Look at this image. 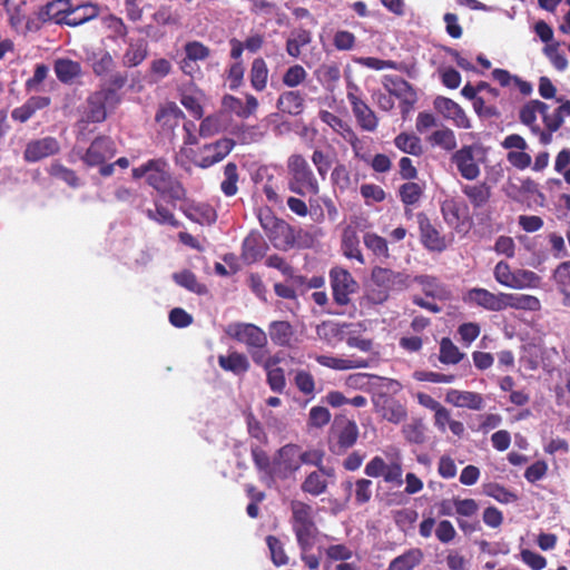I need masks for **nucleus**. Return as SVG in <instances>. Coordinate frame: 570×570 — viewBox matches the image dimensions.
Instances as JSON below:
<instances>
[{"instance_id": "680f3d73", "label": "nucleus", "mask_w": 570, "mask_h": 570, "mask_svg": "<svg viewBox=\"0 0 570 570\" xmlns=\"http://www.w3.org/2000/svg\"><path fill=\"white\" fill-rule=\"evenodd\" d=\"M115 198L120 203H126L131 206H135L138 210H142V205L146 198L137 193L136 190L120 186L115 191Z\"/></svg>"}, {"instance_id": "e433bc0d", "label": "nucleus", "mask_w": 570, "mask_h": 570, "mask_svg": "<svg viewBox=\"0 0 570 570\" xmlns=\"http://www.w3.org/2000/svg\"><path fill=\"white\" fill-rule=\"evenodd\" d=\"M514 308L535 312L541 308L540 299L529 294L504 293V309Z\"/></svg>"}, {"instance_id": "c85d7f7f", "label": "nucleus", "mask_w": 570, "mask_h": 570, "mask_svg": "<svg viewBox=\"0 0 570 570\" xmlns=\"http://www.w3.org/2000/svg\"><path fill=\"white\" fill-rule=\"evenodd\" d=\"M183 214L191 222L198 224H213L216 222L217 215L215 209L204 203H191L186 206H180Z\"/></svg>"}, {"instance_id": "864d4df0", "label": "nucleus", "mask_w": 570, "mask_h": 570, "mask_svg": "<svg viewBox=\"0 0 570 570\" xmlns=\"http://www.w3.org/2000/svg\"><path fill=\"white\" fill-rule=\"evenodd\" d=\"M365 247L377 258L387 259L390 257L387 242L384 237L375 233H365L363 237Z\"/></svg>"}, {"instance_id": "f8f14e48", "label": "nucleus", "mask_w": 570, "mask_h": 570, "mask_svg": "<svg viewBox=\"0 0 570 570\" xmlns=\"http://www.w3.org/2000/svg\"><path fill=\"white\" fill-rule=\"evenodd\" d=\"M371 278L376 286L385 291L383 299L387 298L386 292L401 291L411 285L410 275L380 266L372 269Z\"/></svg>"}, {"instance_id": "2eb2a0df", "label": "nucleus", "mask_w": 570, "mask_h": 570, "mask_svg": "<svg viewBox=\"0 0 570 570\" xmlns=\"http://www.w3.org/2000/svg\"><path fill=\"white\" fill-rule=\"evenodd\" d=\"M299 450L301 448L296 444H286L277 451L275 469L278 470V474H276V479H286L301 468Z\"/></svg>"}, {"instance_id": "9b49d317", "label": "nucleus", "mask_w": 570, "mask_h": 570, "mask_svg": "<svg viewBox=\"0 0 570 570\" xmlns=\"http://www.w3.org/2000/svg\"><path fill=\"white\" fill-rule=\"evenodd\" d=\"M116 153L117 147L112 138L101 135L91 141L86 153L81 156V160L88 167H97L111 159Z\"/></svg>"}, {"instance_id": "603ef678", "label": "nucleus", "mask_w": 570, "mask_h": 570, "mask_svg": "<svg viewBox=\"0 0 570 570\" xmlns=\"http://www.w3.org/2000/svg\"><path fill=\"white\" fill-rule=\"evenodd\" d=\"M423 193L424 187L412 180H406V183L399 188L400 199L405 206H412L419 203Z\"/></svg>"}, {"instance_id": "b1692460", "label": "nucleus", "mask_w": 570, "mask_h": 570, "mask_svg": "<svg viewBox=\"0 0 570 570\" xmlns=\"http://www.w3.org/2000/svg\"><path fill=\"white\" fill-rule=\"evenodd\" d=\"M318 117L324 124L330 126L335 132H337L347 142H350L353 148H356V145L358 144V138L355 131L346 121H344L338 116L327 110H321L318 112Z\"/></svg>"}, {"instance_id": "58836bf2", "label": "nucleus", "mask_w": 570, "mask_h": 570, "mask_svg": "<svg viewBox=\"0 0 570 570\" xmlns=\"http://www.w3.org/2000/svg\"><path fill=\"white\" fill-rule=\"evenodd\" d=\"M148 55V45L144 39L130 40L122 56V65L127 68L139 66Z\"/></svg>"}, {"instance_id": "79ce46f5", "label": "nucleus", "mask_w": 570, "mask_h": 570, "mask_svg": "<svg viewBox=\"0 0 570 570\" xmlns=\"http://www.w3.org/2000/svg\"><path fill=\"white\" fill-rule=\"evenodd\" d=\"M541 118L544 124L546 129L540 128V142L543 145H548L552 140V134L556 132L563 124V119L559 116L557 109L553 112H549V106L544 111L541 112Z\"/></svg>"}, {"instance_id": "f3484780", "label": "nucleus", "mask_w": 570, "mask_h": 570, "mask_svg": "<svg viewBox=\"0 0 570 570\" xmlns=\"http://www.w3.org/2000/svg\"><path fill=\"white\" fill-rule=\"evenodd\" d=\"M374 407L382 419L393 424L403 422L407 416L406 407L401 402L386 394H380L374 400Z\"/></svg>"}, {"instance_id": "aec40b11", "label": "nucleus", "mask_w": 570, "mask_h": 570, "mask_svg": "<svg viewBox=\"0 0 570 570\" xmlns=\"http://www.w3.org/2000/svg\"><path fill=\"white\" fill-rule=\"evenodd\" d=\"M347 99L360 127L366 131H374L379 125L375 112L353 92H347Z\"/></svg>"}, {"instance_id": "0eeeda50", "label": "nucleus", "mask_w": 570, "mask_h": 570, "mask_svg": "<svg viewBox=\"0 0 570 570\" xmlns=\"http://www.w3.org/2000/svg\"><path fill=\"white\" fill-rule=\"evenodd\" d=\"M120 102V96L110 90H97L86 100L85 120L87 122H102L107 118V108H115Z\"/></svg>"}, {"instance_id": "f257e3e1", "label": "nucleus", "mask_w": 570, "mask_h": 570, "mask_svg": "<svg viewBox=\"0 0 570 570\" xmlns=\"http://www.w3.org/2000/svg\"><path fill=\"white\" fill-rule=\"evenodd\" d=\"M134 179L146 178V184L155 189L160 197L167 198L168 203L175 207L177 202L187 199V190L184 185L169 171L168 161L160 158L148 159L138 167L132 168Z\"/></svg>"}, {"instance_id": "f03ea898", "label": "nucleus", "mask_w": 570, "mask_h": 570, "mask_svg": "<svg viewBox=\"0 0 570 570\" xmlns=\"http://www.w3.org/2000/svg\"><path fill=\"white\" fill-rule=\"evenodd\" d=\"M287 170L289 175L288 189L292 193L299 196L317 195L320 193L318 181L303 155H291L287 159Z\"/></svg>"}, {"instance_id": "c9c22d12", "label": "nucleus", "mask_w": 570, "mask_h": 570, "mask_svg": "<svg viewBox=\"0 0 570 570\" xmlns=\"http://www.w3.org/2000/svg\"><path fill=\"white\" fill-rule=\"evenodd\" d=\"M424 559V553L420 548H411L401 556L394 558L387 570H413L419 567Z\"/></svg>"}, {"instance_id": "4468645a", "label": "nucleus", "mask_w": 570, "mask_h": 570, "mask_svg": "<svg viewBox=\"0 0 570 570\" xmlns=\"http://www.w3.org/2000/svg\"><path fill=\"white\" fill-rule=\"evenodd\" d=\"M464 302L490 312L504 311V293L494 294L485 288L474 287L466 292Z\"/></svg>"}, {"instance_id": "a19ab883", "label": "nucleus", "mask_w": 570, "mask_h": 570, "mask_svg": "<svg viewBox=\"0 0 570 570\" xmlns=\"http://www.w3.org/2000/svg\"><path fill=\"white\" fill-rule=\"evenodd\" d=\"M252 458L256 469L265 474L268 482H275L278 470L275 469V460L272 462L269 455L259 446H252Z\"/></svg>"}, {"instance_id": "6e6d98bb", "label": "nucleus", "mask_w": 570, "mask_h": 570, "mask_svg": "<svg viewBox=\"0 0 570 570\" xmlns=\"http://www.w3.org/2000/svg\"><path fill=\"white\" fill-rule=\"evenodd\" d=\"M303 492L314 497L323 494L327 489V482L317 471L311 472L301 485Z\"/></svg>"}, {"instance_id": "1a4fd4ad", "label": "nucleus", "mask_w": 570, "mask_h": 570, "mask_svg": "<svg viewBox=\"0 0 570 570\" xmlns=\"http://www.w3.org/2000/svg\"><path fill=\"white\" fill-rule=\"evenodd\" d=\"M365 475L383 478L384 482L401 487L403 484V468L400 458L386 463L382 456H373L365 465Z\"/></svg>"}, {"instance_id": "13d9d810", "label": "nucleus", "mask_w": 570, "mask_h": 570, "mask_svg": "<svg viewBox=\"0 0 570 570\" xmlns=\"http://www.w3.org/2000/svg\"><path fill=\"white\" fill-rule=\"evenodd\" d=\"M173 278L176 282V284L190 292L197 294H202L205 292V286L198 283L196 275L189 269H184L181 272L175 273L173 275Z\"/></svg>"}, {"instance_id": "4c0bfd02", "label": "nucleus", "mask_w": 570, "mask_h": 570, "mask_svg": "<svg viewBox=\"0 0 570 570\" xmlns=\"http://www.w3.org/2000/svg\"><path fill=\"white\" fill-rule=\"evenodd\" d=\"M185 118L181 109L174 102H169L166 106L161 107L156 116L155 120L163 127L167 129H175L178 127L179 122Z\"/></svg>"}, {"instance_id": "052dcab7", "label": "nucleus", "mask_w": 570, "mask_h": 570, "mask_svg": "<svg viewBox=\"0 0 570 570\" xmlns=\"http://www.w3.org/2000/svg\"><path fill=\"white\" fill-rule=\"evenodd\" d=\"M472 104L475 114L480 118L490 119L499 118L501 116V112L495 104L491 102L490 99H487L483 96H478V98H475Z\"/></svg>"}, {"instance_id": "412c9836", "label": "nucleus", "mask_w": 570, "mask_h": 570, "mask_svg": "<svg viewBox=\"0 0 570 570\" xmlns=\"http://www.w3.org/2000/svg\"><path fill=\"white\" fill-rule=\"evenodd\" d=\"M452 161L455 164L461 176L468 180H473L480 175V168L474 161L472 146H463L456 150L452 156Z\"/></svg>"}, {"instance_id": "5701e85b", "label": "nucleus", "mask_w": 570, "mask_h": 570, "mask_svg": "<svg viewBox=\"0 0 570 570\" xmlns=\"http://www.w3.org/2000/svg\"><path fill=\"white\" fill-rule=\"evenodd\" d=\"M445 401L458 407H466L480 411L484 406V400L480 393L451 389L445 394Z\"/></svg>"}, {"instance_id": "6ab92c4d", "label": "nucleus", "mask_w": 570, "mask_h": 570, "mask_svg": "<svg viewBox=\"0 0 570 570\" xmlns=\"http://www.w3.org/2000/svg\"><path fill=\"white\" fill-rule=\"evenodd\" d=\"M235 141L230 138H222L213 144H207L203 147L207 153L200 160L196 161L199 168H209L210 166L222 161L233 150Z\"/></svg>"}, {"instance_id": "f704fd0d", "label": "nucleus", "mask_w": 570, "mask_h": 570, "mask_svg": "<svg viewBox=\"0 0 570 570\" xmlns=\"http://www.w3.org/2000/svg\"><path fill=\"white\" fill-rule=\"evenodd\" d=\"M155 209H144L141 212L145 213L148 219L159 224V225H169L174 228L180 227L181 223L175 217L174 213L166 207L159 199L154 200Z\"/></svg>"}, {"instance_id": "cd10ccee", "label": "nucleus", "mask_w": 570, "mask_h": 570, "mask_svg": "<svg viewBox=\"0 0 570 570\" xmlns=\"http://www.w3.org/2000/svg\"><path fill=\"white\" fill-rule=\"evenodd\" d=\"M51 100L46 96H32L22 106L12 110L11 117L19 122L28 121L38 110L50 105Z\"/></svg>"}, {"instance_id": "a18cd8bd", "label": "nucleus", "mask_w": 570, "mask_h": 570, "mask_svg": "<svg viewBox=\"0 0 570 570\" xmlns=\"http://www.w3.org/2000/svg\"><path fill=\"white\" fill-rule=\"evenodd\" d=\"M53 69L59 81L63 83L72 82L81 73L79 62L65 58L56 60Z\"/></svg>"}, {"instance_id": "72a5a7b5", "label": "nucleus", "mask_w": 570, "mask_h": 570, "mask_svg": "<svg viewBox=\"0 0 570 570\" xmlns=\"http://www.w3.org/2000/svg\"><path fill=\"white\" fill-rule=\"evenodd\" d=\"M394 146L404 154L421 157L424 153L421 138L414 132L402 131L395 136Z\"/></svg>"}, {"instance_id": "ea45409f", "label": "nucleus", "mask_w": 570, "mask_h": 570, "mask_svg": "<svg viewBox=\"0 0 570 570\" xmlns=\"http://www.w3.org/2000/svg\"><path fill=\"white\" fill-rule=\"evenodd\" d=\"M342 250L347 258H354L364 264V257L360 249V239L355 228L347 226L342 235Z\"/></svg>"}, {"instance_id": "6e6552de", "label": "nucleus", "mask_w": 570, "mask_h": 570, "mask_svg": "<svg viewBox=\"0 0 570 570\" xmlns=\"http://www.w3.org/2000/svg\"><path fill=\"white\" fill-rule=\"evenodd\" d=\"M225 333L232 340L244 344L247 350L266 347L268 343L266 333L253 323H230L225 328Z\"/></svg>"}, {"instance_id": "473e14b6", "label": "nucleus", "mask_w": 570, "mask_h": 570, "mask_svg": "<svg viewBox=\"0 0 570 570\" xmlns=\"http://www.w3.org/2000/svg\"><path fill=\"white\" fill-rule=\"evenodd\" d=\"M266 245L257 235H248L242 245V259L245 264L250 265L264 257Z\"/></svg>"}, {"instance_id": "393cba45", "label": "nucleus", "mask_w": 570, "mask_h": 570, "mask_svg": "<svg viewBox=\"0 0 570 570\" xmlns=\"http://www.w3.org/2000/svg\"><path fill=\"white\" fill-rule=\"evenodd\" d=\"M412 282L419 284L422 288V292L428 297L445 301L449 299L451 296V293L448 289V287L444 284H442L435 276L416 275L413 279L411 278V283Z\"/></svg>"}, {"instance_id": "338daca9", "label": "nucleus", "mask_w": 570, "mask_h": 570, "mask_svg": "<svg viewBox=\"0 0 570 570\" xmlns=\"http://www.w3.org/2000/svg\"><path fill=\"white\" fill-rule=\"evenodd\" d=\"M540 277L532 271L518 269L513 272L511 288L522 289L525 287H533L539 282Z\"/></svg>"}, {"instance_id": "3c124183", "label": "nucleus", "mask_w": 570, "mask_h": 570, "mask_svg": "<svg viewBox=\"0 0 570 570\" xmlns=\"http://www.w3.org/2000/svg\"><path fill=\"white\" fill-rule=\"evenodd\" d=\"M464 357V353L449 337H443L440 342L439 361L443 364H458Z\"/></svg>"}, {"instance_id": "774afa93", "label": "nucleus", "mask_w": 570, "mask_h": 570, "mask_svg": "<svg viewBox=\"0 0 570 570\" xmlns=\"http://www.w3.org/2000/svg\"><path fill=\"white\" fill-rule=\"evenodd\" d=\"M331 180L332 184L342 191L348 189L352 184L347 167L341 163H338L332 170Z\"/></svg>"}, {"instance_id": "dca6fc26", "label": "nucleus", "mask_w": 570, "mask_h": 570, "mask_svg": "<svg viewBox=\"0 0 570 570\" xmlns=\"http://www.w3.org/2000/svg\"><path fill=\"white\" fill-rule=\"evenodd\" d=\"M421 243L430 252H443L446 248L445 238L440 235L425 213L416 215Z\"/></svg>"}, {"instance_id": "a211bd4d", "label": "nucleus", "mask_w": 570, "mask_h": 570, "mask_svg": "<svg viewBox=\"0 0 570 570\" xmlns=\"http://www.w3.org/2000/svg\"><path fill=\"white\" fill-rule=\"evenodd\" d=\"M60 150V144L55 137H45L35 139L27 144L23 157L28 163H36L43 158L57 155Z\"/></svg>"}, {"instance_id": "423d86ee", "label": "nucleus", "mask_w": 570, "mask_h": 570, "mask_svg": "<svg viewBox=\"0 0 570 570\" xmlns=\"http://www.w3.org/2000/svg\"><path fill=\"white\" fill-rule=\"evenodd\" d=\"M259 223L269 240L276 248H286L294 245L292 227L283 219H278L267 209L259 213Z\"/></svg>"}, {"instance_id": "69168bd1", "label": "nucleus", "mask_w": 570, "mask_h": 570, "mask_svg": "<svg viewBox=\"0 0 570 570\" xmlns=\"http://www.w3.org/2000/svg\"><path fill=\"white\" fill-rule=\"evenodd\" d=\"M307 78V72L301 65L291 66L283 75L282 82L288 88L302 85Z\"/></svg>"}, {"instance_id": "8fccbe9b", "label": "nucleus", "mask_w": 570, "mask_h": 570, "mask_svg": "<svg viewBox=\"0 0 570 570\" xmlns=\"http://www.w3.org/2000/svg\"><path fill=\"white\" fill-rule=\"evenodd\" d=\"M48 174L51 177L65 181L71 188H78L81 185V180L73 169L63 166L59 161H53L48 168Z\"/></svg>"}, {"instance_id": "20e7f679", "label": "nucleus", "mask_w": 570, "mask_h": 570, "mask_svg": "<svg viewBox=\"0 0 570 570\" xmlns=\"http://www.w3.org/2000/svg\"><path fill=\"white\" fill-rule=\"evenodd\" d=\"M360 430L355 421L335 422L328 435V450L334 455H343L355 445Z\"/></svg>"}, {"instance_id": "5fc2aeb1", "label": "nucleus", "mask_w": 570, "mask_h": 570, "mask_svg": "<svg viewBox=\"0 0 570 570\" xmlns=\"http://www.w3.org/2000/svg\"><path fill=\"white\" fill-rule=\"evenodd\" d=\"M404 439L411 444H423L425 442V425L422 420H412L402 426Z\"/></svg>"}, {"instance_id": "e2e57ef3", "label": "nucleus", "mask_w": 570, "mask_h": 570, "mask_svg": "<svg viewBox=\"0 0 570 570\" xmlns=\"http://www.w3.org/2000/svg\"><path fill=\"white\" fill-rule=\"evenodd\" d=\"M266 543L271 552V558L276 567H282L288 563V557L284 550L281 540L275 535H268Z\"/></svg>"}, {"instance_id": "7ed1b4c3", "label": "nucleus", "mask_w": 570, "mask_h": 570, "mask_svg": "<svg viewBox=\"0 0 570 570\" xmlns=\"http://www.w3.org/2000/svg\"><path fill=\"white\" fill-rule=\"evenodd\" d=\"M291 511L292 529L299 549L313 548L318 529L313 518L312 507L303 501L293 500Z\"/></svg>"}, {"instance_id": "bb28decb", "label": "nucleus", "mask_w": 570, "mask_h": 570, "mask_svg": "<svg viewBox=\"0 0 570 570\" xmlns=\"http://www.w3.org/2000/svg\"><path fill=\"white\" fill-rule=\"evenodd\" d=\"M547 108V104L538 100L532 99L525 102L519 111V119L521 124L528 126L533 134L539 135L540 134V125L537 122L538 115L541 116V112L544 111Z\"/></svg>"}, {"instance_id": "4be33fe9", "label": "nucleus", "mask_w": 570, "mask_h": 570, "mask_svg": "<svg viewBox=\"0 0 570 570\" xmlns=\"http://www.w3.org/2000/svg\"><path fill=\"white\" fill-rule=\"evenodd\" d=\"M276 107L282 114L299 116L305 109V95L301 90L283 91L277 98Z\"/></svg>"}, {"instance_id": "09e8293b", "label": "nucleus", "mask_w": 570, "mask_h": 570, "mask_svg": "<svg viewBox=\"0 0 570 570\" xmlns=\"http://www.w3.org/2000/svg\"><path fill=\"white\" fill-rule=\"evenodd\" d=\"M223 180L220 181V190L226 197H233L238 193V167L235 163H227L223 169Z\"/></svg>"}, {"instance_id": "39448f33", "label": "nucleus", "mask_w": 570, "mask_h": 570, "mask_svg": "<svg viewBox=\"0 0 570 570\" xmlns=\"http://www.w3.org/2000/svg\"><path fill=\"white\" fill-rule=\"evenodd\" d=\"M383 86L390 95L400 100L401 115L405 120L417 102L416 90L409 81L394 75L384 76Z\"/></svg>"}, {"instance_id": "0e129e2a", "label": "nucleus", "mask_w": 570, "mask_h": 570, "mask_svg": "<svg viewBox=\"0 0 570 570\" xmlns=\"http://www.w3.org/2000/svg\"><path fill=\"white\" fill-rule=\"evenodd\" d=\"M185 56L188 60L204 61L210 57L212 50L200 41H188L184 46Z\"/></svg>"}, {"instance_id": "4d7b16f0", "label": "nucleus", "mask_w": 570, "mask_h": 570, "mask_svg": "<svg viewBox=\"0 0 570 570\" xmlns=\"http://www.w3.org/2000/svg\"><path fill=\"white\" fill-rule=\"evenodd\" d=\"M430 141L433 145H436L446 151L454 150L458 145L454 131L450 128H443V129L435 130L430 136Z\"/></svg>"}, {"instance_id": "bf43d9fd", "label": "nucleus", "mask_w": 570, "mask_h": 570, "mask_svg": "<svg viewBox=\"0 0 570 570\" xmlns=\"http://www.w3.org/2000/svg\"><path fill=\"white\" fill-rule=\"evenodd\" d=\"M441 213L450 226H459L461 222L462 207L454 198L445 199L441 204Z\"/></svg>"}, {"instance_id": "c756f323", "label": "nucleus", "mask_w": 570, "mask_h": 570, "mask_svg": "<svg viewBox=\"0 0 570 570\" xmlns=\"http://www.w3.org/2000/svg\"><path fill=\"white\" fill-rule=\"evenodd\" d=\"M316 362L325 367L336 370V371H347L354 368H365L368 367V361L364 358H342L330 355H317L315 357Z\"/></svg>"}, {"instance_id": "49530a36", "label": "nucleus", "mask_w": 570, "mask_h": 570, "mask_svg": "<svg viewBox=\"0 0 570 570\" xmlns=\"http://www.w3.org/2000/svg\"><path fill=\"white\" fill-rule=\"evenodd\" d=\"M268 72L267 63L262 57H257L252 61L249 69V80L252 87L256 91H263L266 89Z\"/></svg>"}, {"instance_id": "37998d69", "label": "nucleus", "mask_w": 570, "mask_h": 570, "mask_svg": "<svg viewBox=\"0 0 570 570\" xmlns=\"http://www.w3.org/2000/svg\"><path fill=\"white\" fill-rule=\"evenodd\" d=\"M272 342L278 346H289L294 336V330L287 321H274L268 326Z\"/></svg>"}, {"instance_id": "c03bdc74", "label": "nucleus", "mask_w": 570, "mask_h": 570, "mask_svg": "<svg viewBox=\"0 0 570 570\" xmlns=\"http://www.w3.org/2000/svg\"><path fill=\"white\" fill-rule=\"evenodd\" d=\"M71 8L70 0H53L46 4L41 11L43 20H51L58 24H66L67 14Z\"/></svg>"}, {"instance_id": "2f4dec72", "label": "nucleus", "mask_w": 570, "mask_h": 570, "mask_svg": "<svg viewBox=\"0 0 570 570\" xmlns=\"http://www.w3.org/2000/svg\"><path fill=\"white\" fill-rule=\"evenodd\" d=\"M98 14L99 7L95 3L87 2L77 7L71 6L69 13L63 19L67 20V26L77 27L97 18Z\"/></svg>"}, {"instance_id": "ddd939ff", "label": "nucleus", "mask_w": 570, "mask_h": 570, "mask_svg": "<svg viewBox=\"0 0 570 570\" xmlns=\"http://www.w3.org/2000/svg\"><path fill=\"white\" fill-rule=\"evenodd\" d=\"M345 500L352 501L356 507L367 504L373 497V482L366 478H347L341 483Z\"/></svg>"}, {"instance_id": "de8ad7c7", "label": "nucleus", "mask_w": 570, "mask_h": 570, "mask_svg": "<svg viewBox=\"0 0 570 570\" xmlns=\"http://www.w3.org/2000/svg\"><path fill=\"white\" fill-rule=\"evenodd\" d=\"M312 41V33L307 29H296L292 36L286 40V52L292 58H298L302 53V48L309 45Z\"/></svg>"}, {"instance_id": "7c9ffc66", "label": "nucleus", "mask_w": 570, "mask_h": 570, "mask_svg": "<svg viewBox=\"0 0 570 570\" xmlns=\"http://www.w3.org/2000/svg\"><path fill=\"white\" fill-rule=\"evenodd\" d=\"M462 193L474 209L484 207L492 196L491 186L485 181L463 185Z\"/></svg>"}, {"instance_id": "a878e982", "label": "nucleus", "mask_w": 570, "mask_h": 570, "mask_svg": "<svg viewBox=\"0 0 570 570\" xmlns=\"http://www.w3.org/2000/svg\"><path fill=\"white\" fill-rule=\"evenodd\" d=\"M218 365L222 370L230 372L236 376L245 375L250 367L247 356L237 351H233L227 355H218Z\"/></svg>"}, {"instance_id": "9d476101", "label": "nucleus", "mask_w": 570, "mask_h": 570, "mask_svg": "<svg viewBox=\"0 0 570 570\" xmlns=\"http://www.w3.org/2000/svg\"><path fill=\"white\" fill-rule=\"evenodd\" d=\"M334 302L345 306L351 302L350 295L358 288L357 282L347 269L334 267L330 272Z\"/></svg>"}]
</instances>
